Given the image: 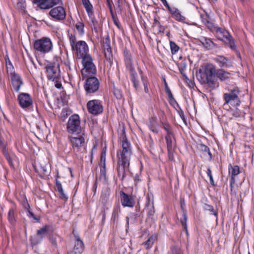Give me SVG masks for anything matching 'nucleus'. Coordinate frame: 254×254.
<instances>
[{"label":"nucleus","mask_w":254,"mask_h":254,"mask_svg":"<svg viewBox=\"0 0 254 254\" xmlns=\"http://www.w3.org/2000/svg\"><path fill=\"white\" fill-rule=\"evenodd\" d=\"M122 148L117 152V171L118 176L123 179L125 177L126 171L128 169L132 154L131 144L126 138L122 141Z\"/></svg>","instance_id":"nucleus-1"},{"label":"nucleus","mask_w":254,"mask_h":254,"mask_svg":"<svg viewBox=\"0 0 254 254\" xmlns=\"http://www.w3.org/2000/svg\"><path fill=\"white\" fill-rule=\"evenodd\" d=\"M215 67L211 64H207L204 67L203 71H200L199 74L196 75L197 78L202 82H207L208 85L212 87L215 84Z\"/></svg>","instance_id":"nucleus-2"},{"label":"nucleus","mask_w":254,"mask_h":254,"mask_svg":"<svg viewBox=\"0 0 254 254\" xmlns=\"http://www.w3.org/2000/svg\"><path fill=\"white\" fill-rule=\"evenodd\" d=\"M69 37L72 49L78 58L81 59L89 55L88 46L85 41H76L75 36L71 34Z\"/></svg>","instance_id":"nucleus-3"},{"label":"nucleus","mask_w":254,"mask_h":254,"mask_svg":"<svg viewBox=\"0 0 254 254\" xmlns=\"http://www.w3.org/2000/svg\"><path fill=\"white\" fill-rule=\"evenodd\" d=\"M212 31L215 32L216 37L218 39L222 41L226 45L229 46L232 50H236L234 40L227 31L220 27L215 26L213 27Z\"/></svg>","instance_id":"nucleus-4"},{"label":"nucleus","mask_w":254,"mask_h":254,"mask_svg":"<svg viewBox=\"0 0 254 254\" xmlns=\"http://www.w3.org/2000/svg\"><path fill=\"white\" fill-rule=\"evenodd\" d=\"M68 139L74 153L77 154L84 151L85 138L83 133L76 134V136H69Z\"/></svg>","instance_id":"nucleus-5"},{"label":"nucleus","mask_w":254,"mask_h":254,"mask_svg":"<svg viewBox=\"0 0 254 254\" xmlns=\"http://www.w3.org/2000/svg\"><path fill=\"white\" fill-rule=\"evenodd\" d=\"M240 90L238 87H233L230 90L229 93H224L223 98L225 101L224 106L229 105L236 107L241 104V101L238 97Z\"/></svg>","instance_id":"nucleus-6"},{"label":"nucleus","mask_w":254,"mask_h":254,"mask_svg":"<svg viewBox=\"0 0 254 254\" xmlns=\"http://www.w3.org/2000/svg\"><path fill=\"white\" fill-rule=\"evenodd\" d=\"M80 124L79 116L77 114L72 115L69 118L67 123V131L71 134L82 133Z\"/></svg>","instance_id":"nucleus-7"},{"label":"nucleus","mask_w":254,"mask_h":254,"mask_svg":"<svg viewBox=\"0 0 254 254\" xmlns=\"http://www.w3.org/2000/svg\"><path fill=\"white\" fill-rule=\"evenodd\" d=\"M82 64L83 68L81 69L82 75L87 77L90 75H94L96 73V66L93 62V59L90 55L82 58Z\"/></svg>","instance_id":"nucleus-8"},{"label":"nucleus","mask_w":254,"mask_h":254,"mask_svg":"<svg viewBox=\"0 0 254 254\" xmlns=\"http://www.w3.org/2000/svg\"><path fill=\"white\" fill-rule=\"evenodd\" d=\"M34 48L41 54H46L52 50L53 44L50 38L43 37L35 41Z\"/></svg>","instance_id":"nucleus-9"},{"label":"nucleus","mask_w":254,"mask_h":254,"mask_svg":"<svg viewBox=\"0 0 254 254\" xmlns=\"http://www.w3.org/2000/svg\"><path fill=\"white\" fill-rule=\"evenodd\" d=\"M47 77L49 80L57 81L60 75L59 64L57 62L48 63L45 66Z\"/></svg>","instance_id":"nucleus-10"},{"label":"nucleus","mask_w":254,"mask_h":254,"mask_svg":"<svg viewBox=\"0 0 254 254\" xmlns=\"http://www.w3.org/2000/svg\"><path fill=\"white\" fill-rule=\"evenodd\" d=\"M87 108L89 113L97 115L103 111V107L101 101L98 100H92L87 103Z\"/></svg>","instance_id":"nucleus-11"},{"label":"nucleus","mask_w":254,"mask_h":254,"mask_svg":"<svg viewBox=\"0 0 254 254\" xmlns=\"http://www.w3.org/2000/svg\"><path fill=\"white\" fill-rule=\"evenodd\" d=\"M19 106L23 109H26L32 106L33 100L30 94L27 93H20L17 97Z\"/></svg>","instance_id":"nucleus-12"},{"label":"nucleus","mask_w":254,"mask_h":254,"mask_svg":"<svg viewBox=\"0 0 254 254\" xmlns=\"http://www.w3.org/2000/svg\"><path fill=\"white\" fill-rule=\"evenodd\" d=\"M99 83L97 78L91 77L88 78L84 85V88L88 93L96 92L99 88Z\"/></svg>","instance_id":"nucleus-13"},{"label":"nucleus","mask_w":254,"mask_h":254,"mask_svg":"<svg viewBox=\"0 0 254 254\" xmlns=\"http://www.w3.org/2000/svg\"><path fill=\"white\" fill-rule=\"evenodd\" d=\"M35 3L42 9H48L58 4L60 0H33Z\"/></svg>","instance_id":"nucleus-14"},{"label":"nucleus","mask_w":254,"mask_h":254,"mask_svg":"<svg viewBox=\"0 0 254 254\" xmlns=\"http://www.w3.org/2000/svg\"><path fill=\"white\" fill-rule=\"evenodd\" d=\"M10 76L11 84L14 91L16 92H19L20 87L23 85V82L21 76L15 72H12L9 74Z\"/></svg>","instance_id":"nucleus-15"},{"label":"nucleus","mask_w":254,"mask_h":254,"mask_svg":"<svg viewBox=\"0 0 254 254\" xmlns=\"http://www.w3.org/2000/svg\"><path fill=\"white\" fill-rule=\"evenodd\" d=\"M49 14L54 18L58 20H63L66 16L64 8L61 6L52 8L50 11Z\"/></svg>","instance_id":"nucleus-16"},{"label":"nucleus","mask_w":254,"mask_h":254,"mask_svg":"<svg viewBox=\"0 0 254 254\" xmlns=\"http://www.w3.org/2000/svg\"><path fill=\"white\" fill-rule=\"evenodd\" d=\"M121 201L124 207H133L135 204L134 198L132 195H129L124 192H122Z\"/></svg>","instance_id":"nucleus-17"},{"label":"nucleus","mask_w":254,"mask_h":254,"mask_svg":"<svg viewBox=\"0 0 254 254\" xmlns=\"http://www.w3.org/2000/svg\"><path fill=\"white\" fill-rule=\"evenodd\" d=\"M125 63L127 67L130 70L131 82L138 79L137 73L134 70V68L131 60L130 56L127 55L125 56Z\"/></svg>","instance_id":"nucleus-18"},{"label":"nucleus","mask_w":254,"mask_h":254,"mask_svg":"<svg viewBox=\"0 0 254 254\" xmlns=\"http://www.w3.org/2000/svg\"><path fill=\"white\" fill-rule=\"evenodd\" d=\"M103 47L104 50V54L106 59L110 60L112 57V49L110 46V39L109 36L103 39Z\"/></svg>","instance_id":"nucleus-19"},{"label":"nucleus","mask_w":254,"mask_h":254,"mask_svg":"<svg viewBox=\"0 0 254 254\" xmlns=\"http://www.w3.org/2000/svg\"><path fill=\"white\" fill-rule=\"evenodd\" d=\"M214 61L221 67H230L232 66L231 62L227 58L222 56H217L213 58Z\"/></svg>","instance_id":"nucleus-20"},{"label":"nucleus","mask_w":254,"mask_h":254,"mask_svg":"<svg viewBox=\"0 0 254 254\" xmlns=\"http://www.w3.org/2000/svg\"><path fill=\"white\" fill-rule=\"evenodd\" d=\"M148 216H152L154 213V200L152 196L147 195L144 208Z\"/></svg>","instance_id":"nucleus-21"},{"label":"nucleus","mask_w":254,"mask_h":254,"mask_svg":"<svg viewBox=\"0 0 254 254\" xmlns=\"http://www.w3.org/2000/svg\"><path fill=\"white\" fill-rule=\"evenodd\" d=\"M199 41L202 46L207 50H213L217 48V45L213 43L209 38L201 37L199 38Z\"/></svg>","instance_id":"nucleus-22"},{"label":"nucleus","mask_w":254,"mask_h":254,"mask_svg":"<svg viewBox=\"0 0 254 254\" xmlns=\"http://www.w3.org/2000/svg\"><path fill=\"white\" fill-rule=\"evenodd\" d=\"M83 250V243L79 237L76 239L75 246L72 251L68 253V254H81Z\"/></svg>","instance_id":"nucleus-23"},{"label":"nucleus","mask_w":254,"mask_h":254,"mask_svg":"<svg viewBox=\"0 0 254 254\" xmlns=\"http://www.w3.org/2000/svg\"><path fill=\"white\" fill-rule=\"evenodd\" d=\"M173 17L177 21L180 22H184L185 17L183 16L180 11L175 7H172L169 10Z\"/></svg>","instance_id":"nucleus-24"},{"label":"nucleus","mask_w":254,"mask_h":254,"mask_svg":"<svg viewBox=\"0 0 254 254\" xmlns=\"http://www.w3.org/2000/svg\"><path fill=\"white\" fill-rule=\"evenodd\" d=\"M229 174L231 176V182H234L235 177L240 173V168L237 165H229L228 167Z\"/></svg>","instance_id":"nucleus-25"},{"label":"nucleus","mask_w":254,"mask_h":254,"mask_svg":"<svg viewBox=\"0 0 254 254\" xmlns=\"http://www.w3.org/2000/svg\"><path fill=\"white\" fill-rule=\"evenodd\" d=\"M82 3L89 17L93 16V6L89 0H82Z\"/></svg>","instance_id":"nucleus-26"},{"label":"nucleus","mask_w":254,"mask_h":254,"mask_svg":"<svg viewBox=\"0 0 254 254\" xmlns=\"http://www.w3.org/2000/svg\"><path fill=\"white\" fill-rule=\"evenodd\" d=\"M148 127L149 129L153 132L155 133L158 132V124L156 118L152 117L149 119Z\"/></svg>","instance_id":"nucleus-27"},{"label":"nucleus","mask_w":254,"mask_h":254,"mask_svg":"<svg viewBox=\"0 0 254 254\" xmlns=\"http://www.w3.org/2000/svg\"><path fill=\"white\" fill-rule=\"evenodd\" d=\"M200 18L202 22L211 30H213L214 25L210 21L208 15L206 13L200 14Z\"/></svg>","instance_id":"nucleus-28"},{"label":"nucleus","mask_w":254,"mask_h":254,"mask_svg":"<svg viewBox=\"0 0 254 254\" xmlns=\"http://www.w3.org/2000/svg\"><path fill=\"white\" fill-rule=\"evenodd\" d=\"M157 239V235L154 234V235H152V236H151L150 237H149L148 238V239H147V240L143 243H142V245H143V246L144 247V248L146 249H150L152 247V246H153L154 242L155 241V240H156Z\"/></svg>","instance_id":"nucleus-29"},{"label":"nucleus","mask_w":254,"mask_h":254,"mask_svg":"<svg viewBox=\"0 0 254 254\" xmlns=\"http://www.w3.org/2000/svg\"><path fill=\"white\" fill-rule=\"evenodd\" d=\"M230 73L223 70H218L217 76L221 80H225L229 78Z\"/></svg>","instance_id":"nucleus-30"},{"label":"nucleus","mask_w":254,"mask_h":254,"mask_svg":"<svg viewBox=\"0 0 254 254\" xmlns=\"http://www.w3.org/2000/svg\"><path fill=\"white\" fill-rule=\"evenodd\" d=\"M121 212L120 206L118 204L114 207L113 211L112 213V219L115 222L118 220L119 215Z\"/></svg>","instance_id":"nucleus-31"},{"label":"nucleus","mask_w":254,"mask_h":254,"mask_svg":"<svg viewBox=\"0 0 254 254\" xmlns=\"http://www.w3.org/2000/svg\"><path fill=\"white\" fill-rule=\"evenodd\" d=\"M34 168L36 171L40 173L46 174L47 172L45 164H42L41 163L35 164L34 166Z\"/></svg>","instance_id":"nucleus-32"},{"label":"nucleus","mask_w":254,"mask_h":254,"mask_svg":"<svg viewBox=\"0 0 254 254\" xmlns=\"http://www.w3.org/2000/svg\"><path fill=\"white\" fill-rule=\"evenodd\" d=\"M173 135H166L165 139L166 140L167 149L169 152H171L173 148V143L172 141Z\"/></svg>","instance_id":"nucleus-33"},{"label":"nucleus","mask_w":254,"mask_h":254,"mask_svg":"<svg viewBox=\"0 0 254 254\" xmlns=\"http://www.w3.org/2000/svg\"><path fill=\"white\" fill-rule=\"evenodd\" d=\"M56 187L57 188V190L60 194L61 196L63 198H66V195L64 192V190L63 189L62 184L57 179H56Z\"/></svg>","instance_id":"nucleus-34"},{"label":"nucleus","mask_w":254,"mask_h":254,"mask_svg":"<svg viewBox=\"0 0 254 254\" xmlns=\"http://www.w3.org/2000/svg\"><path fill=\"white\" fill-rule=\"evenodd\" d=\"M48 228L49 226H45L44 227L37 231V235L40 237V241H41L43 239V237L47 234Z\"/></svg>","instance_id":"nucleus-35"},{"label":"nucleus","mask_w":254,"mask_h":254,"mask_svg":"<svg viewBox=\"0 0 254 254\" xmlns=\"http://www.w3.org/2000/svg\"><path fill=\"white\" fill-rule=\"evenodd\" d=\"M164 81L165 92L168 96L169 100L170 101H174L175 100L173 97V95L170 89H169L165 78H164Z\"/></svg>","instance_id":"nucleus-36"},{"label":"nucleus","mask_w":254,"mask_h":254,"mask_svg":"<svg viewBox=\"0 0 254 254\" xmlns=\"http://www.w3.org/2000/svg\"><path fill=\"white\" fill-rule=\"evenodd\" d=\"M84 23L82 22L79 21L75 24V27L80 35H83L84 33Z\"/></svg>","instance_id":"nucleus-37"},{"label":"nucleus","mask_w":254,"mask_h":254,"mask_svg":"<svg viewBox=\"0 0 254 254\" xmlns=\"http://www.w3.org/2000/svg\"><path fill=\"white\" fill-rule=\"evenodd\" d=\"M170 46L172 54H176L179 50V46L174 42H170Z\"/></svg>","instance_id":"nucleus-38"},{"label":"nucleus","mask_w":254,"mask_h":254,"mask_svg":"<svg viewBox=\"0 0 254 254\" xmlns=\"http://www.w3.org/2000/svg\"><path fill=\"white\" fill-rule=\"evenodd\" d=\"M8 219L9 221L11 223H13L15 222L14 218V211L13 209L11 208L9 209L8 213Z\"/></svg>","instance_id":"nucleus-39"},{"label":"nucleus","mask_w":254,"mask_h":254,"mask_svg":"<svg viewBox=\"0 0 254 254\" xmlns=\"http://www.w3.org/2000/svg\"><path fill=\"white\" fill-rule=\"evenodd\" d=\"M200 149L204 153L208 154L210 159L212 158V155L210 152L209 148L207 146L203 144H201L200 146Z\"/></svg>","instance_id":"nucleus-40"},{"label":"nucleus","mask_w":254,"mask_h":254,"mask_svg":"<svg viewBox=\"0 0 254 254\" xmlns=\"http://www.w3.org/2000/svg\"><path fill=\"white\" fill-rule=\"evenodd\" d=\"M231 114L236 118H238L241 117L242 116V113L240 110L238 108H236L234 110H231L230 111Z\"/></svg>","instance_id":"nucleus-41"},{"label":"nucleus","mask_w":254,"mask_h":254,"mask_svg":"<svg viewBox=\"0 0 254 254\" xmlns=\"http://www.w3.org/2000/svg\"><path fill=\"white\" fill-rule=\"evenodd\" d=\"M6 70L8 75L11 74L12 72H15L14 67L11 62H9V64H6Z\"/></svg>","instance_id":"nucleus-42"},{"label":"nucleus","mask_w":254,"mask_h":254,"mask_svg":"<svg viewBox=\"0 0 254 254\" xmlns=\"http://www.w3.org/2000/svg\"><path fill=\"white\" fill-rule=\"evenodd\" d=\"M183 219L181 220V223L184 229L187 230V216L185 212H183Z\"/></svg>","instance_id":"nucleus-43"},{"label":"nucleus","mask_w":254,"mask_h":254,"mask_svg":"<svg viewBox=\"0 0 254 254\" xmlns=\"http://www.w3.org/2000/svg\"><path fill=\"white\" fill-rule=\"evenodd\" d=\"M164 128L167 132L166 135H173L172 132L171 131V127L169 125L165 124L164 125Z\"/></svg>","instance_id":"nucleus-44"},{"label":"nucleus","mask_w":254,"mask_h":254,"mask_svg":"<svg viewBox=\"0 0 254 254\" xmlns=\"http://www.w3.org/2000/svg\"><path fill=\"white\" fill-rule=\"evenodd\" d=\"M204 208H205V209H206L207 210H208L209 211L212 212L213 214L215 216H217V212H216L214 211V208H213L212 206H211L210 205H208V204H205Z\"/></svg>","instance_id":"nucleus-45"},{"label":"nucleus","mask_w":254,"mask_h":254,"mask_svg":"<svg viewBox=\"0 0 254 254\" xmlns=\"http://www.w3.org/2000/svg\"><path fill=\"white\" fill-rule=\"evenodd\" d=\"M141 80H142V84L144 87V91L146 93H148V88L147 82L146 80L145 79V78L142 76H141Z\"/></svg>","instance_id":"nucleus-46"},{"label":"nucleus","mask_w":254,"mask_h":254,"mask_svg":"<svg viewBox=\"0 0 254 254\" xmlns=\"http://www.w3.org/2000/svg\"><path fill=\"white\" fill-rule=\"evenodd\" d=\"M106 154L105 152H103L101 154L100 158V165H106Z\"/></svg>","instance_id":"nucleus-47"},{"label":"nucleus","mask_w":254,"mask_h":254,"mask_svg":"<svg viewBox=\"0 0 254 254\" xmlns=\"http://www.w3.org/2000/svg\"><path fill=\"white\" fill-rule=\"evenodd\" d=\"M207 176L209 177V178L210 179V183L211 184L213 185L214 181H213L212 175V174H211V171L210 169H207Z\"/></svg>","instance_id":"nucleus-48"},{"label":"nucleus","mask_w":254,"mask_h":254,"mask_svg":"<svg viewBox=\"0 0 254 254\" xmlns=\"http://www.w3.org/2000/svg\"><path fill=\"white\" fill-rule=\"evenodd\" d=\"M100 166H101V169H100L101 174L102 176H105V173H106V168H105L106 165L105 166L100 165Z\"/></svg>","instance_id":"nucleus-49"},{"label":"nucleus","mask_w":254,"mask_h":254,"mask_svg":"<svg viewBox=\"0 0 254 254\" xmlns=\"http://www.w3.org/2000/svg\"><path fill=\"white\" fill-rule=\"evenodd\" d=\"M27 216L29 217H31V218H33L35 220H38L34 216V214H33V213L32 212H31V211L28 209V210H27Z\"/></svg>","instance_id":"nucleus-50"},{"label":"nucleus","mask_w":254,"mask_h":254,"mask_svg":"<svg viewBox=\"0 0 254 254\" xmlns=\"http://www.w3.org/2000/svg\"><path fill=\"white\" fill-rule=\"evenodd\" d=\"M132 82L133 83L134 87L136 89H137L139 86V81L138 79H137L136 80H135L134 81H132Z\"/></svg>","instance_id":"nucleus-51"},{"label":"nucleus","mask_w":254,"mask_h":254,"mask_svg":"<svg viewBox=\"0 0 254 254\" xmlns=\"http://www.w3.org/2000/svg\"><path fill=\"white\" fill-rule=\"evenodd\" d=\"M132 82L133 83L134 87L136 89H137L139 86V81L138 79H137L136 80H135L134 81H132Z\"/></svg>","instance_id":"nucleus-52"},{"label":"nucleus","mask_w":254,"mask_h":254,"mask_svg":"<svg viewBox=\"0 0 254 254\" xmlns=\"http://www.w3.org/2000/svg\"><path fill=\"white\" fill-rule=\"evenodd\" d=\"M61 117L64 120L67 117V114L66 113V111L65 110H63L61 114Z\"/></svg>","instance_id":"nucleus-53"},{"label":"nucleus","mask_w":254,"mask_h":254,"mask_svg":"<svg viewBox=\"0 0 254 254\" xmlns=\"http://www.w3.org/2000/svg\"><path fill=\"white\" fill-rule=\"evenodd\" d=\"M93 16H91V17H90L91 19V20H92V22L93 23V25L94 26V30H95L96 31H97V27H96V25H97V21L94 19L93 18Z\"/></svg>","instance_id":"nucleus-54"},{"label":"nucleus","mask_w":254,"mask_h":254,"mask_svg":"<svg viewBox=\"0 0 254 254\" xmlns=\"http://www.w3.org/2000/svg\"><path fill=\"white\" fill-rule=\"evenodd\" d=\"M162 3L168 8L169 10H170L172 7H170L169 4L168 3L166 0H160Z\"/></svg>","instance_id":"nucleus-55"},{"label":"nucleus","mask_w":254,"mask_h":254,"mask_svg":"<svg viewBox=\"0 0 254 254\" xmlns=\"http://www.w3.org/2000/svg\"><path fill=\"white\" fill-rule=\"evenodd\" d=\"M115 95L118 99H120L122 97V94L120 90H117L115 91Z\"/></svg>","instance_id":"nucleus-56"},{"label":"nucleus","mask_w":254,"mask_h":254,"mask_svg":"<svg viewBox=\"0 0 254 254\" xmlns=\"http://www.w3.org/2000/svg\"><path fill=\"white\" fill-rule=\"evenodd\" d=\"M55 87L58 88V89H60L62 87V84L60 82H56V84H55Z\"/></svg>","instance_id":"nucleus-57"},{"label":"nucleus","mask_w":254,"mask_h":254,"mask_svg":"<svg viewBox=\"0 0 254 254\" xmlns=\"http://www.w3.org/2000/svg\"><path fill=\"white\" fill-rule=\"evenodd\" d=\"M30 240H31L32 245H35L38 243V242H35L34 241V240L32 238L30 239Z\"/></svg>","instance_id":"nucleus-58"},{"label":"nucleus","mask_w":254,"mask_h":254,"mask_svg":"<svg viewBox=\"0 0 254 254\" xmlns=\"http://www.w3.org/2000/svg\"><path fill=\"white\" fill-rule=\"evenodd\" d=\"M138 70H139V73L140 74V76H143V75H142V71L141 70V69L138 68Z\"/></svg>","instance_id":"nucleus-59"},{"label":"nucleus","mask_w":254,"mask_h":254,"mask_svg":"<svg viewBox=\"0 0 254 254\" xmlns=\"http://www.w3.org/2000/svg\"><path fill=\"white\" fill-rule=\"evenodd\" d=\"M5 61H6V64H9V62H10L8 58L7 59H5Z\"/></svg>","instance_id":"nucleus-60"},{"label":"nucleus","mask_w":254,"mask_h":254,"mask_svg":"<svg viewBox=\"0 0 254 254\" xmlns=\"http://www.w3.org/2000/svg\"><path fill=\"white\" fill-rule=\"evenodd\" d=\"M118 0L119 1L120 0Z\"/></svg>","instance_id":"nucleus-61"}]
</instances>
